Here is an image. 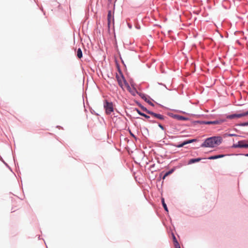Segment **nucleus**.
Here are the masks:
<instances>
[{
    "mask_svg": "<svg viewBox=\"0 0 248 248\" xmlns=\"http://www.w3.org/2000/svg\"><path fill=\"white\" fill-rule=\"evenodd\" d=\"M222 141L220 137H213L207 139L202 144V147H214L219 145Z\"/></svg>",
    "mask_w": 248,
    "mask_h": 248,
    "instance_id": "1",
    "label": "nucleus"
},
{
    "mask_svg": "<svg viewBox=\"0 0 248 248\" xmlns=\"http://www.w3.org/2000/svg\"><path fill=\"white\" fill-rule=\"evenodd\" d=\"M116 78L119 86L122 89L124 88V85H125L127 87V88H130L128 84L126 82L123 75L121 72H120L119 74H116Z\"/></svg>",
    "mask_w": 248,
    "mask_h": 248,
    "instance_id": "2",
    "label": "nucleus"
},
{
    "mask_svg": "<svg viewBox=\"0 0 248 248\" xmlns=\"http://www.w3.org/2000/svg\"><path fill=\"white\" fill-rule=\"evenodd\" d=\"M232 147L236 148H248V140H241L239 141L237 144H233Z\"/></svg>",
    "mask_w": 248,
    "mask_h": 248,
    "instance_id": "3",
    "label": "nucleus"
},
{
    "mask_svg": "<svg viewBox=\"0 0 248 248\" xmlns=\"http://www.w3.org/2000/svg\"><path fill=\"white\" fill-rule=\"evenodd\" d=\"M104 108L107 114H109L113 111V106L111 102L106 101L104 104Z\"/></svg>",
    "mask_w": 248,
    "mask_h": 248,
    "instance_id": "4",
    "label": "nucleus"
},
{
    "mask_svg": "<svg viewBox=\"0 0 248 248\" xmlns=\"http://www.w3.org/2000/svg\"><path fill=\"white\" fill-rule=\"evenodd\" d=\"M225 119H219L216 121H202L200 122L202 124H222L223 122H225Z\"/></svg>",
    "mask_w": 248,
    "mask_h": 248,
    "instance_id": "5",
    "label": "nucleus"
},
{
    "mask_svg": "<svg viewBox=\"0 0 248 248\" xmlns=\"http://www.w3.org/2000/svg\"><path fill=\"white\" fill-rule=\"evenodd\" d=\"M245 115L244 113H239V114H233L231 115H227L226 118L229 119H238L241 118L242 117H244Z\"/></svg>",
    "mask_w": 248,
    "mask_h": 248,
    "instance_id": "6",
    "label": "nucleus"
},
{
    "mask_svg": "<svg viewBox=\"0 0 248 248\" xmlns=\"http://www.w3.org/2000/svg\"><path fill=\"white\" fill-rule=\"evenodd\" d=\"M107 19H108V27L109 28L111 21H112L113 23H114L113 14L112 13L111 11L110 10L108 11V12Z\"/></svg>",
    "mask_w": 248,
    "mask_h": 248,
    "instance_id": "7",
    "label": "nucleus"
},
{
    "mask_svg": "<svg viewBox=\"0 0 248 248\" xmlns=\"http://www.w3.org/2000/svg\"><path fill=\"white\" fill-rule=\"evenodd\" d=\"M196 141V139L187 140L184 141L181 144H178V145H174V146L176 147H178V148H180V147H183L184 145H186L187 144L191 143H192V142H193L194 141Z\"/></svg>",
    "mask_w": 248,
    "mask_h": 248,
    "instance_id": "8",
    "label": "nucleus"
},
{
    "mask_svg": "<svg viewBox=\"0 0 248 248\" xmlns=\"http://www.w3.org/2000/svg\"><path fill=\"white\" fill-rule=\"evenodd\" d=\"M149 114L151 115L155 118H156L159 120H164V116L161 114L154 113L153 112H149Z\"/></svg>",
    "mask_w": 248,
    "mask_h": 248,
    "instance_id": "9",
    "label": "nucleus"
},
{
    "mask_svg": "<svg viewBox=\"0 0 248 248\" xmlns=\"http://www.w3.org/2000/svg\"><path fill=\"white\" fill-rule=\"evenodd\" d=\"M225 155H213L211 156L208 157V159L210 160H213V159H216L220 158L223 157L225 156Z\"/></svg>",
    "mask_w": 248,
    "mask_h": 248,
    "instance_id": "10",
    "label": "nucleus"
},
{
    "mask_svg": "<svg viewBox=\"0 0 248 248\" xmlns=\"http://www.w3.org/2000/svg\"><path fill=\"white\" fill-rule=\"evenodd\" d=\"M201 160V158H194V159H191L189 161V164H192L194 163L195 162H198Z\"/></svg>",
    "mask_w": 248,
    "mask_h": 248,
    "instance_id": "11",
    "label": "nucleus"
},
{
    "mask_svg": "<svg viewBox=\"0 0 248 248\" xmlns=\"http://www.w3.org/2000/svg\"><path fill=\"white\" fill-rule=\"evenodd\" d=\"M173 241L174 245L175 246V248L180 246V245H179V243L178 242L177 240H176V238L174 235H173Z\"/></svg>",
    "mask_w": 248,
    "mask_h": 248,
    "instance_id": "12",
    "label": "nucleus"
},
{
    "mask_svg": "<svg viewBox=\"0 0 248 248\" xmlns=\"http://www.w3.org/2000/svg\"><path fill=\"white\" fill-rule=\"evenodd\" d=\"M136 111L140 115L144 117L145 118H146V119L150 118V116H149L141 112L138 109H136Z\"/></svg>",
    "mask_w": 248,
    "mask_h": 248,
    "instance_id": "13",
    "label": "nucleus"
},
{
    "mask_svg": "<svg viewBox=\"0 0 248 248\" xmlns=\"http://www.w3.org/2000/svg\"><path fill=\"white\" fill-rule=\"evenodd\" d=\"M77 56L80 59L82 57V52L80 48H78L77 51Z\"/></svg>",
    "mask_w": 248,
    "mask_h": 248,
    "instance_id": "14",
    "label": "nucleus"
},
{
    "mask_svg": "<svg viewBox=\"0 0 248 248\" xmlns=\"http://www.w3.org/2000/svg\"><path fill=\"white\" fill-rule=\"evenodd\" d=\"M161 202H162V205H163V207H164V209H165L166 211L168 212V208H167V205H166V203H165V201H164V198H162L161 199Z\"/></svg>",
    "mask_w": 248,
    "mask_h": 248,
    "instance_id": "15",
    "label": "nucleus"
},
{
    "mask_svg": "<svg viewBox=\"0 0 248 248\" xmlns=\"http://www.w3.org/2000/svg\"><path fill=\"white\" fill-rule=\"evenodd\" d=\"M177 118L179 120H187L188 119L182 116H176Z\"/></svg>",
    "mask_w": 248,
    "mask_h": 248,
    "instance_id": "16",
    "label": "nucleus"
},
{
    "mask_svg": "<svg viewBox=\"0 0 248 248\" xmlns=\"http://www.w3.org/2000/svg\"><path fill=\"white\" fill-rule=\"evenodd\" d=\"M141 109H142L143 111H144L146 112L148 114H149V112H152V111H151L148 110L146 108H144V107H143V106H141Z\"/></svg>",
    "mask_w": 248,
    "mask_h": 248,
    "instance_id": "17",
    "label": "nucleus"
},
{
    "mask_svg": "<svg viewBox=\"0 0 248 248\" xmlns=\"http://www.w3.org/2000/svg\"><path fill=\"white\" fill-rule=\"evenodd\" d=\"M171 172H172V171H168V172H166V173L164 174V176L163 177V179H164L165 178V177H167L168 175H169V174H170V173H171Z\"/></svg>",
    "mask_w": 248,
    "mask_h": 248,
    "instance_id": "18",
    "label": "nucleus"
},
{
    "mask_svg": "<svg viewBox=\"0 0 248 248\" xmlns=\"http://www.w3.org/2000/svg\"><path fill=\"white\" fill-rule=\"evenodd\" d=\"M144 100H145V101L146 102H147L148 104H149L151 106H153L154 105L153 103L152 102H151L149 99H148L146 97L145 98Z\"/></svg>",
    "mask_w": 248,
    "mask_h": 248,
    "instance_id": "19",
    "label": "nucleus"
},
{
    "mask_svg": "<svg viewBox=\"0 0 248 248\" xmlns=\"http://www.w3.org/2000/svg\"><path fill=\"white\" fill-rule=\"evenodd\" d=\"M227 136H229V137H236L237 136V135L236 134H227Z\"/></svg>",
    "mask_w": 248,
    "mask_h": 248,
    "instance_id": "20",
    "label": "nucleus"
},
{
    "mask_svg": "<svg viewBox=\"0 0 248 248\" xmlns=\"http://www.w3.org/2000/svg\"><path fill=\"white\" fill-rule=\"evenodd\" d=\"M241 126H247L248 125V122L246 123H242L240 124Z\"/></svg>",
    "mask_w": 248,
    "mask_h": 248,
    "instance_id": "21",
    "label": "nucleus"
},
{
    "mask_svg": "<svg viewBox=\"0 0 248 248\" xmlns=\"http://www.w3.org/2000/svg\"><path fill=\"white\" fill-rule=\"evenodd\" d=\"M158 126L162 130H164V128L163 127V126L162 125H161V124H158Z\"/></svg>",
    "mask_w": 248,
    "mask_h": 248,
    "instance_id": "22",
    "label": "nucleus"
},
{
    "mask_svg": "<svg viewBox=\"0 0 248 248\" xmlns=\"http://www.w3.org/2000/svg\"><path fill=\"white\" fill-rule=\"evenodd\" d=\"M244 113L245 116L248 115V111L246 112H244Z\"/></svg>",
    "mask_w": 248,
    "mask_h": 248,
    "instance_id": "23",
    "label": "nucleus"
},
{
    "mask_svg": "<svg viewBox=\"0 0 248 248\" xmlns=\"http://www.w3.org/2000/svg\"><path fill=\"white\" fill-rule=\"evenodd\" d=\"M128 26L130 29L132 28V25L129 23L128 24Z\"/></svg>",
    "mask_w": 248,
    "mask_h": 248,
    "instance_id": "24",
    "label": "nucleus"
},
{
    "mask_svg": "<svg viewBox=\"0 0 248 248\" xmlns=\"http://www.w3.org/2000/svg\"><path fill=\"white\" fill-rule=\"evenodd\" d=\"M131 135L133 137H134V135L132 133H131Z\"/></svg>",
    "mask_w": 248,
    "mask_h": 248,
    "instance_id": "25",
    "label": "nucleus"
},
{
    "mask_svg": "<svg viewBox=\"0 0 248 248\" xmlns=\"http://www.w3.org/2000/svg\"><path fill=\"white\" fill-rule=\"evenodd\" d=\"M246 156H248V154H246Z\"/></svg>",
    "mask_w": 248,
    "mask_h": 248,
    "instance_id": "26",
    "label": "nucleus"
},
{
    "mask_svg": "<svg viewBox=\"0 0 248 248\" xmlns=\"http://www.w3.org/2000/svg\"><path fill=\"white\" fill-rule=\"evenodd\" d=\"M176 248H180V246H179V247H177Z\"/></svg>",
    "mask_w": 248,
    "mask_h": 248,
    "instance_id": "27",
    "label": "nucleus"
},
{
    "mask_svg": "<svg viewBox=\"0 0 248 248\" xmlns=\"http://www.w3.org/2000/svg\"><path fill=\"white\" fill-rule=\"evenodd\" d=\"M176 248H180V246H179V247H177Z\"/></svg>",
    "mask_w": 248,
    "mask_h": 248,
    "instance_id": "28",
    "label": "nucleus"
}]
</instances>
